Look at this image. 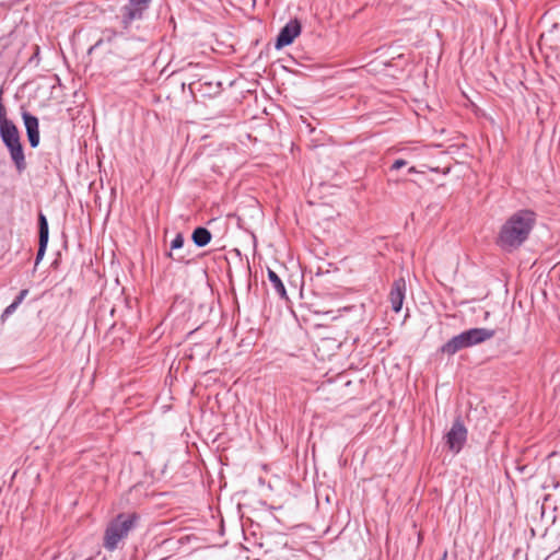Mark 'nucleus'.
Here are the masks:
<instances>
[{
    "label": "nucleus",
    "instance_id": "1",
    "mask_svg": "<svg viewBox=\"0 0 560 560\" xmlns=\"http://www.w3.org/2000/svg\"><path fill=\"white\" fill-rule=\"evenodd\" d=\"M537 221V214L530 209L513 212L501 225L495 244L505 253L520 249L529 238Z\"/></svg>",
    "mask_w": 560,
    "mask_h": 560
},
{
    "label": "nucleus",
    "instance_id": "2",
    "mask_svg": "<svg viewBox=\"0 0 560 560\" xmlns=\"http://www.w3.org/2000/svg\"><path fill=\"white\" fill-rule=\"evenodd\" d=\"M139 515L137 513H119L106 526L103 546L108 551L118 548L120 541L126 539L129 533L137 526Z\"/></svg>",
    "mask_w": 560,
    "mask_h": 560
},
{
    "label": "nucleus",
    "instance_id": "3",
    "mask_svg": "<svg viewBox=\"0 0 560 560\" xmlns=\"http://www.w3.org/2000/svg\"><path fill=\"white\" fill-rule=\"evenodd\" d=\"M494 335L495 330L493 329L483 327L469 328L452 337L440 348V351L443 354L451 357L460 350L483 343L485 341L491 339Z\"/></svg>",
    "mask_w": 560,
    "mask_h": 560
},
{
    "label": "nucleus",
    "instance_id": "4",
    "mask_svg": "<svg viewBox=\"0 0 560 560\" xmlns=\"http://www.w3.org/2000/svg\"><path fill=\"white\" fill-rule=\"evenodd\" d=\"M0 138L10 153V158L19 173L26 170L25 154L16 125L0 128Z\"/></svg>",
    "mask_w": 560,
    "mask_h": 560
},
{
    "label": "nucleus",
    "instance_id": "5",
    "mask_svg": "<svg viewBox=\"0 0 560 560\" xmlns=\"http://www.w3.org/2000/svg\"><path fill=\"white\" fill-rule=\"evenodd\" d=\"M150 1L151 0H129L128 3L120 9L121 25L126 32L129 31L133 21L143 19L144 12L149 8Z\"/></svg>",
    "mask_w": 560,
    "mask_h": 560
},
{
    "label": "nucleus",
    "instance_id": "6",
    "mask_svg": "<svg viewBox=\"0 0 560 560\" xmlns=\"http://www.w3.org/2000/svg\"><path fill=\"white\" fill-rule=\"evenodd\" d=\"M446 445L450 451L457 454L462 451L467 441V429L460 418H456L445 435Z\"/></svg>",
    "mask_w": 560,
    "mask_h": 560
},
{
    "label": "nucleus",
    "instance_id": "7",
    "mask_svg": "<svg viewBox=\"0 0 560 560\" xmlns=\"http://www.w3.org/2000/svg\"><path fill=\"white\" fill-rule=\"evenodd\" d=\"M302 25L299 20H290L279 32L275 47L280 50L285 46L291 45L294 39L301 34Z\"/></svg>",
    "mask_w": 560,
    "mask_h": 560
},
{
    "label": "nucleus",
    "instance_id": "8",
    "mask_svg": "<svg viewBox=\"0 0 560 560\" xmlns=\"http://www.w3.org/2000/svg\"><path fill=\"white\" fill-rule=\"evenodd\" d=\"M21 116L25 127L28 143L31 148L36 149L40 142L38 118L25 109H22Z\"/></svg>",
    "mask_w": 560,
    "mask_h": 560
},
{
    "label": "nucleus",
    "instance_id": "9",
    "mask_svg": "<svg viewBox=\"0 0 560 560\" xmlns=\"http://www.w3.org/2000/svg\"><path fill=\"white\" fill-rule=\"evenodd\" d=\"M406 296V281L402 277L394 280L390 292H389V302L392 305V310L395 313H399L402 307V303Z\"/></svg>",
    "mask_w": 560,
    "mask_h": 560
},
{
    "label": "nucleus",
    "instance_id": "10",
    "mask_svg": "<svg viewBox=\"0 0 560 560\" xmlns=\"http://www.w3.org/2000/svg\"><path fill=\"white\" fill-rule=\"evenodd\" d=\"M127 33L124 28L122 31H115L114 28H105L102 32L101 38L89 48V54H92L103 44H113L117 38L128 39Z\"/></svg>",
    "mask_w": 560,
    "mask_h": 560
},
{
    "label": "nucleus",
    "instance_id": "11",
    "mask_svg": "<svg viewBox=\"0 0 560 560\" xmlns=\"http://www.w3.org/2000/svg\"><path fill=\"white\" fill-rule=\"evenodd\" d=\"M212 238L211 232L205 226H197L191 234V240L197 247L207 246Z\"/></svg>",
    "mask_w": 560,
    "mask_h": 560
},
{
    "label": "nucleus",
    "instance_id": "12",
    "mask_svg": "<svg viewBox=\"0 0 560 560\" xmlns=\"http://www.w3.org/2000/svg\"><path fill=\"white\" fill-rule=\"evenodd\" d=\"M267 275H268V280L271 283L275 292L281 299L288 300V294H287L285 287H284L282 280L280 279V277L278 276V273L275 270L268 268Z\"/></svg>",
    "mask_w": 560,
    "mask_h": 560
},
{
    "label": "nucleus",
    "instance_id": "13",
    "mask_svg": "<svg viewBox=\"0 0 560 560\" xmlns=\"http://www.w3.org/2000/svg\"><path fill=\"white\" fill-rule=\"evenodd\" d=\"M49 225L46 215L40 211L38 213V242L48 243Z\"/></svg>",
    "mask_w": 560,
    "mask_h": 560
},
{
    "label": "nucleus",
    "instance_id": "14",
    "mask_svg": "<svg viewBox=\"0 0 560 560\" xmlns=\"http://www.w3.org/2000/svg\"><path fill=\"white\" fill-rule=\"evenodd\" d=\"M184 243H185V238H184V235L182 233H177L175 235V237L172 240L171 242V250H174V249H179L184 246ZM167 256L170 258H173V254L172 252H168L167 253Z\"/></svg>",
    "mask_w": 560,
    "mask_h": 560
},
{
    "label": "nucleus",
    "instance_id": "15",
    "mask_svg": "<svg viewBox=\"0 0 560 560\" xmlns=\"http://www.w3.org/2000/svg\"><path fill=\"white\" fill-rule=\"evenodd\" d=\"M12 125H14V122L7 117L5 108L0 102V128H5Z\"/></svg>",
    "mask_w": 560,
    "mask_h": 560
},
{
    "label": "nucleus",
    "instance_id": "16",
    "mask_svg": "<svg viewBox=\"0 0 560 560\" xmlns=\"http://www.w3.org/2000/svg\"><path fill=\"white\" fill-rule=\"evenodd\" d=\"M48 243L38 242V249L35 257V266H37L44 258Z\"/></svg>",
    "mask_w": 560,
    "mask_h": 560
},
{
    "label": "nucleus",
    "instance_id": "17",
    "mask_svg": "<svg viewBox=\"0 0 560 560\" xmlns=\"http://www.w3.org/2000/svg\"><path fill=\"white\" fill-rule=\"evenodd\" d=\"M18 307H19V305L12 302L2 312L1 319L5 320L8 317H10L16 311Z\"/></svg>",
    "mask_w": 560,
    "mask_h": 560
},
{
    "label": "nucleus",
    "instance_id": "18",
    "mask_svg": "<svg viewBox=\"0 0 560 560\" xmlns=\"http://www.w3.org/2000/svg\"><path fill=\"white\" fill-rule=\"evenodd\" d=\"M407 165V161L402 160V159H397L394 161V163L392 164L390 166V171H398L400 170L401 167L406 166Z\"/></svg>",
    "mask_w": 560,
    "mask_h": 560
},
{
    "label": "nucleus",
    "instance_id": "19",
    "mask_svg": "<svg viewBox=\"0 0 560 560\" xmlns=\"http://www.w3.org/2000/svg\"><path fill=\"white\" fill-rule=\"evenodd\" d=\"M27 294H28V290L27 289L21 290L20 293L13 300V303L20 305L24 301V299L26 298Z\"/></svg>",
    "mask_w": 560,
    "mask_h": 560
},
{
    "label": "nucleus",
    "instance_id": "20",
    "mask_svg": "<svg viewBox=\"0 0 560 560\" xmlns=\"http://www.w3.org/2000/svg\"><path fill=\"white\" fill-rule=\"evenodd\" d=\"M408 173H409V174L417 173L416 167H415V166L409 167V168H408Z\"/></svg>",
    "mask_w": 560,
    "mask_h": 560
},
{
    "label": "nucleus",
    "instance_id": "21",
    "mask_svg": "<svg viewBox=\"0 0 560 560\" xmlns=\"http://www.w3.org/2000/svg\"><path fill=\"white\" fill-rule=\"evenodd\" d=\"M446 558H447V551L445 550V551L442 553V556H441V558H440L439 560H446Z\"/></svg>",
    "mask_w": 560,
    "mask_h": 560
},
{
    "label": "nucleus",
    "instance_id": "22",
    "mask_svg": "<svg viewBox=\"0 0 560 560\" xmlns=\"http://www.w3.org/2000/svg\"><path fill=\"white\" fill-rule=\"evenodd\" d=\"M325 499H326V501H327V502H329V501H330V499H329V495H328V494L326 495V498H325Z\"/></svg>",
    "mask_w": 560,
    "mask_h": 560
}]
</instances>
